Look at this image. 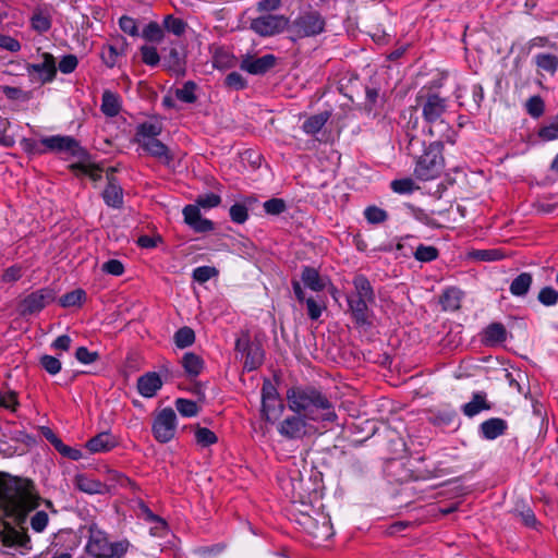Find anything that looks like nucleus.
<instances>
[{
    "instance_id": "obj_1",
    "label": "nucleus",
    "mask_w": 558,
    "mask_h": 558,
    "mask_svg": "<svg viewBox=\"0 0 558 558\" xmlns=\"http://www.w3.org/2000/svg\"><path fill=\"white\" fill-rule=\"evenodd\" d=\"M41 502L57 513L52 501L40 497L33 481L0 473V511L4 518L12 520L0 519V543L4 547L15 548L21 554H28L33 549L24 524L31 511Z\"/></svg>"
},
{
    "instance_id": "obj_2",
    "label": "nucleus",
    "mask_w": 558,
    "mask_h": 558,
    "mask_svg": "<svg viewBox=\"0 0 558 558\" xmlns=\"http://www.w3.org/2000/svg\"><path fill=\"white\" fill-rule=\"evenodd\" d=\"M287 401L292 412L308 421L333 423L338 417L330 396L312 385L288 389Z\"/></svg>"
},
{
    "instance_id": "obj_3",
    "label": "nucleus",
    "mask_w": 558,
    "mask_h": 558,
    "mask_svg": "<svg viewBox=\"0 0 558 558\" xmlns=\"http://www.w3.org/2000/svg\"><path fill=\"white\" fill-rule=\"evenodd\" d=\"M86 551L93 558H123L129 549V542L110 543L107 534L95 524L89 526Z\"/></svg>"
},
{
    "instance_id": "obj_4",
    "label": "nucleus",
    "mask_w": 558,
    "mask_h": 558,
    "mask_svg": "<svg viewBox=\"0 0 558 558\" xmlns=\"http://www.w3.org/2000/svg\"><path fill=\"white\" fill-rule=\"evenodd\" d=\"M444 145L440 140L430 143L424 153L417 158L414 174L422 181H429L438 178L445 167L442 156Z\"/></svg>"
},
{
    "instance_id": "obj_5",
    "label": "nucleus",
    "mask_w": 558,
    "mask_h": 558,
    "mask_svg": "<svg viewBox=\"0 0 558 558\" xmlns=\"http://www.w3.org/2000/svg\"><path fill=\"white\" fill-rule=\"evenodd\" d=\"M416 102L422 108L423 119L429 124L428 132L434 136V126L440 125L450 131L449 126L444 123L442 116L447 111L448 101L432 90L422 89L416 96Z\"/></svg>"
},
{
    "instance_id": "obj_6",
    "label": "nucleus",
    "mask_w": 558,
    "mask_h": 558,
    "mask_svg": "<svg viewBox=\"0 0 558 558\" xmlns=\"http://www.w3.org/2000/svg\"><path fill=\"white\" fill-rule=\"evenodd\" d=\"M326 22L317 11H307L300 14L291 24L290 29L298 37H313L325 31Z\"/></svg>"
},
{
    "instance_id": "obj_7",
    "label": "nucleus",
    "mask_w": 558,
    "mask_h": 558,
    "mask_svg": "<svg viewBox=\"0 0 558 558\" xmlns=\"http://www.w3.org/2000/svg\"><path fill=\"white\" fill-rule=\"evenodd\" d=\"M177 432V414L172 408H165L159 411L151 425V433L160 444L171 441Z\"/></svg>"
},
{
    "instance_id": "obj_8",
    "label": "nucleus",
    "mask_w": 558,
    "mask_h": 558,
    "mask_svg": "<svg viewBox=\"0 0 558 558\" xmlns=\"http://www.w3.org/2000/svg\"><path fill=\"white\" fill-rule=\"evenodd\" d=\"M283 411V403L279 399L276 386L265 380L262 387V415L270 422Z\"/></svg>"
},
{
    "instance_id": "obj_9",
    "label": "nucleus",
    "mask_w": 558,
    "mask_h": 558,
    "mask_svg": "<svg viewBox=\"0 0 558 558\" xmlns=\"http://www.w3.org/2000/svg\"><path fill=\"white\" fill-rule=\"evenodd\" d=\"M41 144L50 151L54 153H69L73 156H81L85 150L80 146V143L72 136L68 135H52L44 137Z\"/></svg>"
},
{
    "instance_id": "obj_10",
    "label": "nucleus",
    "mask_w": 558,
    "mask_h": 558,
    "mask_svg": "<svg viewBox=\"0 0 558 558\" xmlns=\"http://www.w3.org/2000/svg\"><path fill=\"white\" fill-rule=\"evenodd\" d=\"M288 26V19L283 15L267 14L256 17L251 23V28L262 36H272L282 32Z\"/></svg>"
},
{
    "instance_id": "obj_11",
    "label": "nucleus",
    "mask_w": 558,
    "mask_h": 558,
    "mask_svg": "<svg viewBox=\"0 0 558 558\" xmlns=\"http://www.w3.org/2000/svg\"><path fill=\"white\" fill-rule=\"evenodd\" d=\"M307 418L300 414L287 416L278 426L279 434L287 439H301L307 434Z\"/></svg>"
},
{
    "instance_id": "obj_12",
    "label": "nucleus",
    "mask_w": 558,
    "mask_h": 558,
    "mask_svg": "<svg viewBox=\"0 0 558 558\" xmlns=\"http://www.w3.org/2000/svg\"><path fill=\"white\" fill-rule=\"evenodd\" d=\"M54 300V293L51 289L44 288L32 292L22 301V313L34 314L44 310Z\"/></svg>"
},
{
    "instance_id": "obj_13",
    "label": "nucleus",
    "mask_w": 558,
    "mask_h": 558,
    "mask_svg": "<svg viewBox=\"0 0 558 558\" xmlns=\"http://www.w3.org/2000/svg\"><path fill=\"white\" fill-rule=\"evenodd\" d=\"M184 222L195 232L205 233L215 229L211 220L204 218L197 205L189 204L182 210Z\"/></svg>"
},
{
    "instance_id": "obj_14",
    "label": "nucleus",
    "mask_w": 558,
    "mask_h": 558,
    "mask_svg": "<svg viewBox=\"0 0 558 558\" xmlns=\"http://www.w3.org/2000/svg\"><path fill=\"white\" fill-rule=\"evenodd\" d=\"M347 302L351 315L357 325L363 326L371 324V311L368 305L373 304L375 301L364 300L348 294Z\"/></svg>"
},
{
    "instance_id": "obj_15",
    "label": "nucleus",
    "mask_w": 558,
    "mask_h": 558,
    "mask_svg": "<svg viewBox=\"0 0 558 558\" xmlns=\"http://www.w3.org/2000/svg\"><path fill=\"white\" fill-rule=\"evenodd\" d=\"M276 57L274 54H264L259 58H247L241 63V69L254 75L267 73L276 65Z\"/></svg>"
},
{
    "instance_id": "obj_16",
    "label": "nucleus",
    "mask_w": 558,
    "mask_h": 558,
    "mask_svg": "<svg viewBox=\"0 0 558 558\" xmlns=\"http://www.w3.org/2000/svg\"><path fill=\"white\" fill-rule=\"evenodd\" d=\"M74 486L88 495H106L108 494V485L101 481L85 474L80 473L74 477Z\"/></svg>"
},
{
    "instance_id": "obj_17",
    "label": "nucleus",
    "mask_w": 558,
    "mask_h": 558,
    "mask_svg": "<svg viewBox=\"0 0 558 558\" xmlns=\"http://www.w3.org/2000/svg\"><path fill=\"white\" fill-rule=\"evenodd\" d=\"M508 423L500 417H490L482 422L478 426V433L486 440H494L506 434Z\"/></svg>"
},
{
    "instance_id": "obj_18",
    "label": "nucleus",
    "mask_w": 558,
    "mask_h": 558,
    "mask_svg": "<svg viewBox=\"0 0 558 558\" xmlns=\"http://www.w3.org/2000/svg\"><path fill=\"white\" fill-rule=\"evenodd\" d=\"M162 387V380L156 372H148L137 379V390L144 398H153Z\"/></svg>"
},
{
    "instance_id": "obj_19",
    "label": "nucleus",
    "mask_w": 558,
    "mask_h": 558,
    "mask_svg": "<svg viewBox=\"0 0 558 558\" xmlns=\"http://www.w3.org/2000/svg\"><path fill=\"white\" fill-rule=\"evenodd\" d=\"M43 61L34 63L28 66L29 72L38 73L44 83L51 82L57 74V66L54 58L51 53L44 52L41 54Z\"/></svg>"
},
{
    "instance_id": "obj_20",
    "label": "nucleus",
    "mask_w": 558,
    "mask_h": 558,
    "mask_svg": "<svg viewBox=\"0 0 558 558\" xmlns=\"http://www.w3.org/2000/svg\"><path fill=\"white\" fill-rule=\"evenodd\" d=\"M102 198L107 206L120 209L123 206V190L114 177L108 175V184L102 192Z\"/></svg>"
},
{
    "instance_id": "obj_21",
    "label": "nucleus",
    "mask_w": 558,
    "mask_h": 558,
    "mask_svg": "<svg viewBox=\"0 0 558 558\" xmlns=\"http://www.w3.org/2000/svg\"><path fill=\"white\" fill-rule=\"evenodd\" d=\"M294 295L299 302H305L307 315L312 320H317L324 310V305L316 301L314 298L305 299V292L298 280L291 282Z\"/></svg>"
},
{
    "instance_id": "obj_22",
    "label": "nucleus",
    "mask_w": 558,
    "mask_h": 558,
    "mask_svg": "<svg viewBox=\"0 0 558 558\" xmlns=\"http://www.w3.org/2000/svg\"><path fill=\"white\" fill-rule=\"evenodd\" d=\"M140 146L151 157L160 160L165 165H170L173 160V156L168 146L158 138L147 140V142L140 144Z\"/></svg>"
},
{
    "instance_id": "obj_23",
    "label": "nucleus",
    "mask_w": 558,
    "mask_h": 558,
    "mask_svg": "<svg viewBox=\"0 0 558 558\" xmlns=\"http://www.w3.org/2000/svg\"><path fill=\"white\" fill-rule=\"evenodd\" d=\"M118 445L116 437L109 432H102L92 437L85 447L92 453L108 452Z\"/></svg>"
},
{
    "instance_id": "obj_24",
    "label": "nucleus",
    "mask_w": 558,
    "mask_h": 558,
    "mask_svg": "<svg viewBox=\"0 0 558 558\" xmlns=\"http://www.w3.org/2000/svg\"><path fill=\"white\" fill-rule=\"evenodd\" d=\"M102 483L108 485V494L117 487L130 488L133 492H137L140 489L138 485L129 476L111 469L106 471V478Z\"/></svg>"
},
{
    "instance_id": "obj_25",
    "label": "nucleus",
    "mask_w": 558,
    "mask_h": 558,
    "mask_svg": "<svg viewBox=\"0 0 558 558\" xmlns=\"http://www.w3.org/2000/svg\"><path fill=\"white\" fill-rule=\"evenodd\" d=\"M162 132V123L160 121H145L136 126L134 142L143 144L147 140H155Z\"/></svg>"
},
{
    "instance_id": "obj_26",
    "label": "nucleus",
    "mask_w": 558,
    "mask_h": 558,
    "mask_svg": "<svg viewBox=\"0 0 558 558\" xmlns=\"http://www.w3.org/2000/svg\"><path fill=\"white\" fill-rule=\"evenodd\" d=\"M507 329L501 323L489 324L482 332V342L487 347H495L506 341Z\"/></svg>"
},
{
    "instance_id": "obj_27",
    "label": "nucleus",
    "mask_w": 558,
    "mask_h": 558,
    "mask_svg": "<svg viewBox=\"0 0 558 558\" xmlns=\"http://www.w3.org/2000/svg\"><path fill=\"white\" fill-rule=\"evenodd\" d=\"M484 391L474 392L470 402L462 407V412L468 417H473L482 411H488L493 408L486 399Z\"/></svg>"
},
{
    "instance_id": "obj_28",
    "label": "nucleus",
    "mask_w": 558,
    "mask_h": 558,
    "mask_svg": "<svg viewBox=\"0 0 558 558\" xmlns=\"http://www.w3.org/2000/svg\"><path fill=\"white\" fill-rule=\"evenodd\" d=\"M301 280L304 286L315 292H320L326 288V280L319 271L311 266H303L301 272Z\"/></svg>"
},
{
    "instance_id": "obj_29",
    "label": "nucleus",
    "mask_w": 558,
    "mask_h": 558,
    "mask_svg": "<svg viewBox=\"0 0 558 558\" xmlns=\"http://www.w3.org/2000/svg\"><path fill=\"white\" fill-rule=\"evenodd\" d=\"M534 64L537 72H546L550 76H555L558 71V56L549 52H541L534 56Z\"/></svg>"
},
{
    "instance_id": "obj_30",
    "label": "nucleus",
    "mask_w": 558,
    "mask_h": 558,
    "mask_svg": "<svg viewBox=\"0 0 558 558\" xmlns=\"http://www.w3.org/2000/svg\"><path fill=\"white\" fill-rule=\"evenodd\" d=\"M244 367L248 371L258 368L264 361V352L262 348L256 343H244Z\"/></svg>"
},
{
    "instance_id": "obj_31",
    "label": "nucleus",
    "mask_w": 558,
    "mask_h": 558,
    "mask_svg": "<svg viewBox=\"0 0 558 558\" xmlns=\"http://www.w3.org/2000/svg\"><path fill=\"white\" fill-rule=\"evenodd\" d=\"M163 66L177 75H184L185 58L177 48H171L169 53L163 57Z\"/></svg>"
},
{
    "instance_id": "obj_32",
    "label": "nucleus",
    "mask_w": 558,
    "mask_h": 558,
    "mask_svg": "<svg viewBox=\"0 0 558 558\" xmlns=\"http://www.w3.org/2000/svg\"><path fill=\"white\" fill-rule=\"evenodd\" d=\"M181 365L189 378H195L204 368V360L193 352H186L182 356Z\"/></svg>"
},
{
    "instance_id": "obj_33",
    "label": "nucleus",
    "mask_w": 558,
    "mask_h": 558,
    "mask_svg": "<svg viewBox=\"0 0 558 558\" xmlns=\"http://www.w3.org/2000/svg\"><path fill=\"white\" fill-rule=\"evenodd\" d=\"M461 92H462V88H460V87L456 90V98L459 100V105L466 106L468 110L471 113L477 112L481 108L482 101L484 100L483 86L481 84L472 85V87H471L472 99L466 104L461 100L462 99Z\"/></svg>"
},
{
    "instance_id": "obj_34",
    "label": "nucleus",
    "mask_w": 558,
    "mask_h": 558,
    "mask_svg": "<svg viewBox=\"0 0 558 558\" xmlns=\"http://www.w3.org/2000/svg\"><path fill=\"white\" fill-rule=\"evenodd\" d=\"M533 283V276L530 272H521L510 283L509 291L518 298L525 296Z\"/></svg>"
},
{
    "instance_id": "obj_35",
    "label": "nucleus",
    "mask_w": 558,
    "mask_h": 558,
    "mask_svg": "<svg viewBox=\"0 0 558 558\" xmlns=\"http://www.w3.org/2000/svg\"><path fill=\"white\" fill-rule=\"evenodd\" d=\"M354 291L349 295L364 300L375 301V293L369 280L364 275H356L353 279Z\"/></svg>"
},
{
    "instance_id": "obj_36",
    "label": "nucleus",
    "mask_w": 558,
    "mask_h": 558,
    "mask_svg": "<svg viewBox=\"0 0 558 558\" xmlns=\"http://www.w3.org/2000/svg\"><path fill=\"white\" fill-rule=\"evenodd\" d=\"M462 298L463 292L459 288L450 287L442 292L440 303L445 311H457L461 306Z\"/></svg>"
},
{
    "instance_id": "obj_37",
    "label": "nucleus",
    "mask_w": 558,
    "mask_h": 558,
    "mask_svg": "<svg viewBox=\"0 0 558 558\" xmlns=\"http://www.w3.org/2000/svg\"><path fill=\"white\" fill-rule=\"evenodd\" d=\"M121 110L120 96L110 90H105L101 98V111L107 117H116Z\"/></svg>"
},
{
    "instance_id": "obj_38",
    "label": "nucleus",
    "mask_w": 558,
    "mask_h": 558,
    "mask_svg": "<svg viewBox=\"0 0 558 558\" xmlns=\"http://www.w3.org/2000/svg\"><path fill=\"white\" fill-rule=\"evenodd\" d=\"M307 530L314 538L319 541H326L333 534L332 525L327 518H323V522L320 524L317 521L310 519V525Z\"/></svg>"
},
{
    "instance_id": "obj_39",
    "label": "nucleus",
    "mask_w": 558,
    "mask_h": 558,
    "mask_svg": "<svg viewBox=\"0 0 558 558\" xmlns=\"http://www.w3.org/2000/svg\"><path fill=\"white\" fill-rule=\"evenodd\" d=\"M329 117L330 114L326 111L311 116L304 121L302 129L306 134L315 135L324 128Z\"/></svg>"
},
{
    "instance_id": "obj_40",
    "label": "nucleus",
    "mask_w": 558,
    "mask_h": 558,
    "mask_svg": "<svg viewBox=\"0 0 558 558\" xmlns=\"http://www.w3.org/2000/svg\"><path fill=\"white\" fill-rule=\"evenodd\" d=\"M70 169L76 174H84L89 177L93 181H99L101 179V169L97 165L93 163H73Z\"/></svg>"
},
{
    "instance_id": "obj_41",
    "label": "nucleus",
    "mask_w": 558,
    "mask_h": 558,
    "mask_svg": "<svg viewBox=\"0 0 558 558\" xmlns=\"http://www.w3.org/2000/svg\"><path fill=\"white\" fill-rule=\"evenodd\" d=\"M38 508L39 506L31 511H35V513L29 518V525L35 533H43L47 529L50 518L45 510H38Z\"/></svg>"
},
{
    "instance_id": "obj_42",
    "label": "nucleus",
    "mask_w": 558,
    "mask_h": 558,
    "mask_svg": "<svg viewBox=\"0 0 558 558\" xmlns=\"http://www.w3.org/2000/svg\"><path fill=\"white\" fill-rule=\"evenodd\" d=\"M173 340L179 349H185L195 342V332L190 327H182L174 332Z\"/></svg>"
},
{
    "instance_id": "obj_43",
    "label": "nucleus",
    "mask_w": 558,
    "mask_h": 558,
    "mask_svg": "<svg viewBox=\"0 0 558 558\" xmlns=\"http://www.w3.org/2000/svg\"><path fill=\"white\" fill-rule=\"evenodd\" d=\"M197 85L193 81H187L181 88L175 89V97L185 104H194L197 100L195 90Z\"/></svg>"
},
{
    "instance_id": "obj_44",
    "label": "nucleus",
    "mask_w": 558,
    "mask_h": 558,
    "mask_svg": "<svg viewBox=\"0 0 558 558\" xmlns=\"http://www.w3.org/2000/svg\"><path fill=\"white\" fill-rule=\"evenodd\" d=\"M195 440L202 447H209L218 441L217 435L207 427L195 426Z\"/></svg>"
},
{
    "instance_id": "obj_45",
    "label": "nucleus",
    "mask_w": 558,
    "mask_h": 558,
    "mask_svg": "<svg viewBox=\"0 0 558 558\" xmlns=\"http://www.w3.org/2000/svg\"><path fill=\"white\" fill-rule=\"evenodd\" d=\"M86 298V293L82 289H76L65 293L59 300L62 307L80 306Z\"/></svg>"
},
{
    "instance_id": "obj_46",
    "label": "nucleus",
    "mask_w": 558,
    "mask_h": 558,
    "mask_svg": "<svg viewBox=\"0 0 558 558\" xmlns=\"http://www.w3.org/2000/svg\"><path fill=\"white\" fill-rule=\"evenodd\" d=\"M364 217L371 225H379L388 219V213L375 205L368 206L364 210Z\"/></svg>"
},
{
    "instance_id": "obj_47",
    "label": "nucleus",
    "mask_w": 558,
    "mask_h": 558,
    "mask_svg": "<svg viewBox=\"0 0 558 558\" xmlns=\"http://www.w3.org/2000/svg\"><path fill=\"white\" fill-rule=\"evenodd\" d=\"M175 409L182 416L185 417L196 416L199 410L195 401L183 398L175 400Z\"/></svg>"
},
{
    "instance_id": "obj_48",
    "label": "nucleus",
    "mask_w": 558,
    "mask_h": 558,
    "mask_svg": "<svg viewBox=\"0 0 558 558\" xmlns=\"http://www.w3.org/2000/svg\"><path fill=\"white\" fill-rule=\"evenodd\" d=\"M39 365L49 374L57 375L62 368V363L57 356L44 354L39 357Z\"/></svg>"
},
{
    "instance_id": "obj_49",
    "label": "nucleus",
    "mask_w": 558,
    "mask_h": 558,
    "mask_svg": "<svg viewBox=\"0 0 558 558\" xmlns=\"http://www.w3.org/2000/svg\"><path fill=\"white\" fill-rule=\"evenodd\" d=\"M163 27L169 33H172L177 36H181L185 33L186 23L182 19L175 17L170 14L163 19Z\"/></svg>"
},
{
    "instance_id": "obj_50",
    "label": "nucleus",
    "mask_w": 558,
    "mask_h": 558,
    "mask_svg": "<svg viewBox=\"0 0 558 558\" xmlns=\"http://www.w3.org/2000/svg\"><path fill=\"white\" fill-rule=\"evenodd\" d=\"M438 255V250L432 245L420 244L414 252L415 259L423 263L433 262Z\"/></svg>"
},
{
    "instance_id": "obj_51",
    "label": "nucleus",
    "mask_w": 558,
    "mask_h": 558,
    "mask_svg": "<svg viewBox=\"0 0 558 558\" xmlns=\"http://www.w3.org/2000/svg\"><path fill=\"white\" fill-rule=\"evenodd\" d=\"M123 53V48L118 49V47L113 45H108L104 47L101 51V60L108 68H113L118 63V57Z\"/></svg>"
},
{
    "instance_id": "obj_52",
    "label": "nucleus",
    "mask_w": 558,
    "mask_h": 558,
    "mask_svg": "<svg viewBox=\"0 0 558 558\" xmlns=\"http://www.w3.org/2000/svg\"><path fill=\"white\" fill-rule=\"evenodd\" d=\"M537 301L544 306H554L558 303V291L553 287H544L537 294Z\"/></svg>"
},
{
    "instance_id": "obj_53",
    "label": "nucleus",
    "mask_w": 558,
    "mask_h": 558,
    "mask_svg": "<svg viewBox=\"0 0 558 558\" xmlns=\"http://www.w3.org/2000/svg\"><path fill=\"white\" fill-rule=\"evenodd\" d=\"M527 113L533 118H539L545 110V104L541 96H532L525 104Z\"/></svg>"
},
{
    "instance_id": "obj_54",
    "label": "nucleus",
    "mask_w": 558,
    "mask_h": 558,
    "mask_svg": "<svg viewBox=\"0 0 558 558\" xmlns=\"http://www.w3.org/2000/svg\"><path fill=\"white\" fill-rule=\"evenodd\" d=\"M31 24L33 29H35L39 34H44L51 28L50 17L48 15L43 14L41 12L35 13L32 16Z\"/></svg>"
},
{
    "instance_id": "obj_55",
    "label": "nucleus",
    "mask_w": 558,
    "mask_h": 558,
    "mask_svg": "<svg viewBox=\"0 0 558 558\" xmlns=\"http://www.w3.org/2000/svg\"><path fill=\"white\" fill-rule=\"evenodd\" d=\"M218 275V270L210 266H201L193 270V279L198 283H205L215 276Z\"/></svg>"
},
{
    "instance_id": "obj_56",
    "label": "nucleus",
    "mask_w": 558,
    "mask_h": 558,
    "mask_svg": "<svg viewBox=\"0 0 558 558\" xmlns=\"http://www.w3.org/2000/svg\"><path fill=\"white\" fill-rule=\"evenodd\" d=\"M471 257L481 262H494L501 259L504 254L498 250H475Z\"/></svg>"
},
{
    "instance_id": "obj_57",
    "label": "nucleus",
    "mask_w": 558,
    "mask_h": 558,
    "mask_svg": "<svg viewBox=\"0 0 558 558\" xmlns=\"http://www.w3.org/2000/svg\"><path fill=\"white\" fill-rule=\"evenodd\" d=\"M391 190L398 194H410L414 191V181L410 178L393 180L390 184Z\"/></svg>"
},
{
    "instance_id": "obj_58",
    "label": "nucleus",
    "mask_w": 558,
    "mask_h": 558,
    "mask_svg": "<svg viewBox=\"0 0 558 558\" xmlns=\"http://www.w3.org/2000/svg\"><path fill=\"white\" fill-rule=\"evenodd\" d=\"M142 60L145 64L155 66L160 62L157 49L153 46H143L141 48Z\"/></svg>"
},
{
    "instance_id": "obj_59",
    "label": "nucleus",
    "mask_w": 558,
    "mask_h": 558,
    "mask_svg": "<svg viewBox=\"0 0 558 558\" xmlns=\"http://www.w3.org/2000/svg\"><path fill=\"white\" fill-rule=\"evenodd\" d=\"M264 209L268 215H280L287 209L282 198H270L264 203Z\"/></svg>"
},
{
    "instance_id": "obj_60",
    "label": "nucleus",
    "mask_w": 558,
    "mask_h": 558,
    "mask_svg": "<svg viewBox=\"0 0 558 558\" xmlns=\"http://www.w3.org/2000/svg\"><path fill=\"white\" fill-rule=\"evenodd\" d=\"M143 36L149 41L159 43L163 37V32L158 23L150 22L145 27Z\"/></svg>"
},
{
    "instance_id": "obj_61",
    "label": "nucleus",
    "mask_w": 558,
    "mask_h": 558,
    "mask_svg": "<svg viewBox=\"0 0 558 558\" xmlns=\"http://www.w3.org/2000/svg\"><path fill=\"white\" fill-rule=\"evenodd\" d=\"M230 218L235 223H244L248 218L247 208L243 204H234L230 207Z\"/></svg>"
},
{
    "instance_id": "obj_62",
    "label": "nucleus",
    "mask_w": 558,
    "mask_h": 558,
    "mask_svg": "<svg viewBox=\"0 0 558 558\" xmlns=\"http://www.w3.org/2000/svg\"><path fill=\"white\" fill-rule=\"evenodd\" d=\"M221 203V197L215 193H207L204 195H199L196 199V204L203 208H214L217 207Z\"/></svg>"
},
{
    "instance_id": "obj_63",
    "label": "nucleus",
    "mask_w": 558,
    "mask_h": 558,
    "mask_svg": "<svg viewBox=\"0 0 558 558\" xmlns=\"http://www.w3.org/2000/svg\"><path fill=\"white\" fill-rule=\"evenodd\" d=\"M75 357L82 364H92L99 359V354L96 351H89L86 347H80L76 349Z\"/></svg>"
},
{
    "instance_id": "obj_64",
    "label": "nucleus",
    "mask_w": 558,
    "mask_h": 558,
    "mask_svg": "<svg viewBox=\"0 0 558 558\" xmlns=\"http://www.w3.org/2000/svg\"><path fill=\"white\" fill-rule=\"evenodd\" d=\"M538 136L544 141L558 138V120L539 129Z\"/></svg>"
}]
</instances>
